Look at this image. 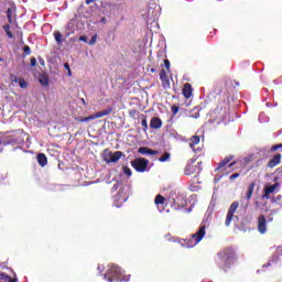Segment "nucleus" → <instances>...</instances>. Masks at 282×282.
<instances>
[{
  "label": "nucleus",
  "instance_id": "f257e3e1",
  "mask_svg": "<svg viewBox=\"0 0 282 282\" xmlns=\"http://www.w3.org/2000/svg\"><path fill=\"white\" fill-rule=\"evenodd\" d=\"M237 261V253L232 248H225L217 253L216 263L223 272H228Z\"/></svg>",
  "mask_w": 282,
  "mask_h": 282
},
{
  "label": "nucleus",
  "instance_id": "f03ea898",
  "mask_svg": "<svg viewBox=\"0 0 282 282\" xmlns=\"http://www.w3.org/2000/svg\"><path fill=\"white\" fill-rule=\"evenodd\" d=\"M105 279L109 282L129 281V276L122 275V269L116 264L110 265L105 274Z\"/></svg>",
  "mask_w": 282,
  "mask_h": 282
},
{
  "label": "nucleus",
  "instance_id": "7ed1b4c3",
  "mask_svg": "<svg viewBox=\"0 0 282 282\" xmlns=\"http://www.w3.org/2000/svg\"><path fill=\"white\" fill-rule=\"evenodd\" d=\"M204 237H206V225H200L198 230L193 234L191 238L184 240L186 248H195Z\"/></svg>",
  "mask_w": 282,
  "mask_h": 282
},
{
  "label": "nucleus",
  "instance_id": "20e7f679",
  "mask_svg": "<svg viewBox=\"0 0 282 282\" xmlns=\"http://www.w3.org/2000/svg\"><path fill=\"white\" fill-rule=\"evenodd\" d=\"M268 221H274L273 217L265 218V215L260 214L257 218L258 232L265 235L268 232Z\"/></svg>",
  "mask_w": 282,
  "mask_h": 282
},
{
  "label": "nucleus",
  "instance_id": "39448f33",
  "mask_svg": "<svg viewBox=\"0 0 282 282\" xmlns=\"http://www.w3.org/2000/svg\"><path fill=\"white\" fill-rule=\"evenodd\" d=\"M113 108H108L106 110H101L95 115H90L88 117L85 118H76L77 122H89L90 120H97V118H105V116H110V113H112Z\"/></svg>",
  "mask_w": 282,
  "mask_h": 282
},
{
  "label": "nucleus",
  "instance_id": "423d86ee",
  "mask_svg": "<svg viewBox=\"0 0 282 282\" xmlns=\"http://www.w3.org/2000/svg\"><path fill=\"white\" fill-rule=\"evenodd\" d=\"M131 166L138 171V173H144L149 166V160L144 158H138L131 161Z\"/></svg>",
  "mask_w": 282,
  "mask_h": 282
},
{
  "label": "nucleus",
  "instance_id": "0eeeda50",
  "mask_svg": "<svg viewBox=\"0 0 282 282\" xmlns=\"http://www.w3.org/2000/svg\"><path fill=\"white\" fill-rule=\"evenodd\" d=\"M184 173L185 175H195V177H197V175L202 173V167H199V165H196L195 161H188L184 169Z\"/></svg>",
  "mask_w": 282,
  "mask_h": 282
},
{
  "label": "nucleus",
  "instance_id": "6e6552de",
  "mask_svg": "<svg viewBox=\"0 0 282 282\" xmlns=\"http://www.w3.org/2000/svg\"><path fill=\"white\" fill-rule=\"evenodd\" d=\"M239 208V202H234L227 213L226 220H225V226H230L232 223V219L235 217V213H237V209Z\"/></svg>",
  "mask_w": 282,
  "mask_h": 282
},
{
  "label": "nucleus",
  "instance_id": "1a4fd4ad",
  "mask_svg": "<svg viewBox=\"0 0 282 282\" xmlns=\"http://www.w3.org/2000/svg\"><path fill=\"white\" fill-rule=\"evenodd\" d=\"M276 188H279L278 183H275L273 185L264 186L260 199H270V195H272V193H274V191H276Z\"/></svg>",
  "mask_w": 282,
  "mask_h": 282
},
{
  "label": "nucleus",
  "instance_id": "9d476101",
  "mask_svg": "<svg viewBox=\"0 0 282 282\" xmlns=\"http://www.w3.org/2000/svg\"><path fill=\"white\" fill-rule=\"evenodd\" d=\"M160 79H161L162 86L165 89H171V80L169 79V76L166 75V70L165 69H161V72H160Z\"/></svg>",
  "mask_w": 282,
  "mask_h": 282
},
{
  "label": "nucleus",
  "instance_id": "9b49d317",
  "mask_svg": "<svg viewBox=\"0 0 282 282\" xmlns=\"http://www.w3.org/2000/svg\"><path fill=\"white\" fill-rule=\"evenodd\" d=\"M281 153L275 154L269 162L267 163L268 169H274L281 164Z\"/></svg>",
  "mask_w": 282,
  "mask_h": 282
},
{
  "label": "nucleus",
  "instance_id": "f8f14e48",
  "mask_svg": "<svg viewBox=\"0 0 282 282\" xmlns=\"http://www.w3.org/2000/svg\"><path fill=\"white\" fill-rule=\"evenodd\" d=\"M182 93L184 98L188 100L191 96H193V85H191L189 83L184 84Z\"/></svg>",
  "mask_w": 282,
  "mask_h": 282
},
{
  "label": "nucleus",
  "instance_id": "ddd939ff",
  "mask_svg": "<svg viewBox=\"0 0 282 282\" xmlns=\"http://www.w3.org/2000/svg\"><path fill=\"white\" fill-rule=\"evenodd\" d=\"M232 160H235L234 155L226 156L224 160L217 163L215 171H221V169H224V166H226L227 164H230Z\"/></svg>",
  "mask_w": 282,
  "mask_h": 282
},
{
  "label": "nucleus",
  "instance_id": "4468645a",
  "mask_svg": "<svg viewBox=\"0 0 282 282\" xmlns=\"http://www.w3.org/2000/svg\"><path fill=\"white\" fill-rule=\"evenodd\" d=\"M138 153H140L141 155H158L156 150H152L151 148L147 147L139 148Z\"/></svg>",
  "mask_w": 282,
  "mask_h": 282
},
{
  "label": "nucleus",
  "instance_id": "2eb2a0df",
  "mask_svg": "<svg viewBox=\"0 0 282 282\" xmlns=\"http://www.w3.org/2000/svg\"><path fill=\"white\" fill-rule=\"evenodd\" d=\"M150 129H162V119L160 117H153L150 120Z\"/></svg>",
  "mask_w": 282,
  "mask_h": 282
},
{
  "label": "nucleus",
  "instance_id": "dca6fc26",
  "mask_svg": "<svg viewBox=\"0 0 282 282\" xmlns=\"http://www.w3.org/2000/svg\"><path fill=\"white\" fill-rule=\"evenodd\" d=\"M254 186H257V183L251 182L247 187L246 199L248 202H250V199H252V195H254Z\"/></svg>",
  "mask_w": 282,
  "mask_h": 282
},
{
  "label": "nucleus",
  "instance_id": "f3484780",
  "mask_svg": "<svg viewBox=\"0 0 282 282\" xmlns=\"http://www.w3.org/2000/svg\"><path fill=\"white\" fill-rule=\"evenodd\" d=\"M199 142H202V139L199 138V135H193V137L189 139V148H191L193 151H196L195 147H197V144H199Z\"/></svg>",
  "mask_w": 282,
  "mask_h": 282
},
{
  "label": "nucleus",
  "instance_id": "a211bd4d",
  "mask_svg": "<svg viewBox=\"0 0 282 282\" xmlns=\"http://www.w3.org/2000/svg\"><path fill=\"white\" fill-rule=\"evenodd\" d=\"M37 163L40 166H47V156L44 153H39L37 154Z\"/></svg>",
  "mask_w": 282,
  "mask_h": 282
},
{
  "label": "nucleus",
  "instance_id": "6ab92c4d",
  "mask_svg": "<svg viewBox=\"0 0 282 282\" xmlns=\"http://www.w3.org/2000/svg\"><path fill=\"white\" fill-rule=\"evenodd\" d=\"M111 154L112 152L109 151V149L104 150V153H102L104 162H106L107 164H111Z\"/></svg>",
  "mask_w": 282,
  "mask_h": 282
},
{
  "label": "nucleus",
  "instance_id": "aec40b11",
  "mask_svg": "<svg viewBox=\"0 0 282 282\" xmlns=\"http://www.w3.org/2000/svg\"><path fill=\"white\" fill-rule=\"evenodd\" d=\"M122 155H124V153H122V151L112 152V154H111V163L118 162L122 158Z\"/></svg>",
  "mask_w": 282,
  "mask_h": 282
},
{
  "label": "nucleus",
  "instance_id": "412c9836",
  "mask_svg": "<svg viewBox=\"0 0 282 282\" xmlns=\"http://www.w3.org/2000/svg\"><path fill=\"white\" fill-rule=\"evenodd\" d=\"M0 281L19 282L18 278H12L6 273H0Z\"/></svg>",
  "mask_w": 282,
  "mask_h": 282
},
{
  "label": "nucleus",
  "instance_id": "4be33fe9",
  "mask_svg": "<svg viewBox=\"0 0 282 282\" xmlns=\"http://www.w3.org/2000/svg\"><path fill=\"white\" fill-rule=\"evenodd\" d=\"M165 202H166V198L161 194H158L154 198L155 206H160V204H164Z\"/></svg>",
  "mask_w": 282,
  "mask_h": 282
},
{
  "label": "nucleus",
  "instance_id": "5701e85b",
  "mask_svg": "<svg viewBox=\"0 0 282 282\" xmlns=\"http://www.w3.org/2000/svg\"><path fill=\"white\" fill-rule=\"evenodd\" d=\"M40 84L43 85V87L50 86V77L47 75H42L40 78Z\"/></svg>",
  "mask_w": 282,
  "mask_h": 282
},
{
  "label": "nucleus",
  "instance_id": "b1692460",
  "mask_svg": "<svg viewBox=\"0 0 282 282\" xmlns=\"http://www.w3.org/2000/svg\"><path fill=\"white\" fill-rule=\"evenodd\" d=\"M54 39H55L56 43H58V44L63 43V34L61 33V31L54 32Z\"/></svg>",
  "mask_w": 282,
  "mask_h": 282
},
{
  "label": "nucleus",
  "instance_id": "393cba45",
  "mask_svg": "<svg viewBox=\"0 0 282 282\" xmlns=\"http://www.w3.org/2000/svg\"><path fill=\"white\" fill-rule=\"evenodd\" d=\"M171 160V153L165 152L161 158H159V162H169Z\"/></svg>",
  "mask_w": 282,
  "mask_h": 282
},
{
  "label": "nucleus",
  "instance_id": "a878e982",
  "mask_svg": "<svg viewBox=\"0 0 282 282\" xmlns=\"http://www.w3.org/2000/svg\"><path fill=\"white\" fill-rule=\"evenodd\" d=\"M22 50L24 52V54L22 55V58H25V56H30V54H32V48H30V46L28 45H24Z\"/></svg>",
  "mask_w": 282,
  "mask_h": 282
},
{
  "label": "nucleus",
  "instance_id": "bb28decb",
  "mask_svg": "<svg viewBox=\"0 0 282 282\" xmlns=\"http://www.w3.org/2000/svg\"><path fill=\"white\" fill-rule=\"evenodd\" d=\"M143 119L141 121V127L143 129V131H148L149 129V123L147 122V116L142 115Z\"/></svg>",
  "mask_w": 282,
  "mask_h": 282
},
{
  "label": "nucleus",
  "instance_id": "cd10ccee",
  "mask_svg": "<svg viewBox=\"0 0 282 282\" xmlns=\"http://www.w3.org/2000/svg\"><path fill=\"white\" fill-rule=\"evenodd\" d=\"M19 86L21 87V89H28V82H25V79L23 78H20Z\"/></svg>",
  "mask_w": 282,
  "mask_h": 282
},
{
  "label": "nucleus",
  "instance_id": "c85d7f7f",
  "mask_svg": "<svg viewBox=\"0 0 282 282\" xmlns=\"http://www.w3.org/2000/svg\"><path fill=\"white\" fill-rule=\"evenodd\" d=\"M271 202H272V204H281L282 196L278 195V196L273 197Z\"/></svg>",
  "mask_w": 282,
  "mask_h": 282
},
{
  "label": "nucleus",
  "instance_id": "c756f323",
  "mask_svg": "<svg viewBox=\"0 0 282 282\" xmlns=\"http://www.w3.org/2000/svg\"><path fill=\"white\" fill-rule=\"evenodd\" d=\"M279 149H281V151H282V143L272 145L271 152L274 153V151H279Z\"/></svg>",
  "mask_w": 282,
  "mask_h": 282
},
{
  "label": "nucleus",
  "instance_id": "7c9ffc66",
  "mask_svg": "<svg viewBox=\"0 0 282 282\" xmlns=\"http://www.w3.org/2000/svg\"><path fill=\"white\" fill-rule=\"evenodd\" d=\"M254 207H256V208H263V207H265V203L256 200V202H254Z\"/></svg>",
  "mask_w": 282,
  "mask_h": 282
},
{
  "label": "nucleus",
  "instance_id": "2f4dec72",
  "mask_svg": "<svg viewBox=\"0 0 282 282\" xmlns=\"http://www.w3.org/2000/svg\"><path fill=\"white\" fill-rule=\"evenodd\" d=\"M164 65H165L166 72H171V62L169 59H164Z\"/></svg>",
  "mask_w": 282,
  "mask_h": 282
},
{
  "label": "nucleus",
  "instance_id": "473e14b6",
  "mask_svg": "<svg viewBox=\"0 0 282 282\" xmlns=\"http://www.w3.org/2000/svg\"><path fill=\"white\" fill-rule=\"evenodd\" d=\"M7 17L9 19V23H12V9L7 10Z\"/></svg>",
  "mask_w": 282,
  "mask_h": 282
},
{
  "label": "nucleus",
  "instance_id": "72a5a7b5",
  "mask_svg": "<svg viewBox=\"0 0 282 282\" xmlns=\"http://www.w3.org/2000/svg\"><path fill=\"white\" fill-rule=\"evenodd\" d=\"M10 78H11V83H15V84L19 83V80H20L19 77L14 74H11Z\"/></svg>",
  "mask_w": 282,
  "mask_h": 282
},
{
  "label": "nucleus",
  "instance_id": "f704fd0d",
  "mask_svg": "<svg viewBox=\"0 0 282 282\" xmlns=\"http://www.w3.org/2000/svg\"><path fill=\"white\" fill-rule=\"evenodd\" d=\"M240 176H241L240 173H234V174H231V175L229 176V180L232 182V181L237 180V177H240Z\"/></svg>",
  "mask_w": 282,
  "mask_h": 282
},
{
  "label": "nucleus",
  "instance_id": "c9c22d12",
  "mask_svg": "<svg viewBox=\"0 0 282 282\" xmlns=\"http://www.w3.org/2000/svg\"><path fill=\"white\" fill-rule=\"evenodd\" d=\"M129 116H130V118H134L135 116H138V110H135V109L129 110Z\"/></svg>",
  "mask_w": 282,
  "mask_h": 282
},
{
  "label": "nucleus",
  "instance_id": "e433bc0d",
  "mask_svg": "<svg viewBox=\"0 0 282 282\" xmlns=\"http://www.w3.org/2000/svg\"><path fill=\"white\" fill-rule=\"evenodd\" d=\"M123 173H124V175H128V177H131V169L124 166L123 167Z\"/></svg>",
  "mask_w": 282,
  "mask_h": 282
},
{
  "label": "nucleus",
  "instance_id": "4c0bfd02",
  "mask_svg": "<svg viewBox=\"0 0 282 282\" xmlns=\"http://www.w3.org/2000/svg\"><path fill=\"white\" fill-rule=\"evenodd\" d=\"M252 160H254V155H250V156L245 158L246 164H250V162H252Z\"/></svg>",
  "mask_w": 282,
  "mask_h": 282
},
{
  "label": "nucleus",
  "instance_id": "58836bf2",
  "mask_svg": "<svg viewBox=\"0 0 282 282\" xmlns=\"http://www.w3.org/2000/svg\"><path fill=\"white\" fill-rule=\"evenodd\" d=\"M172 113L175 116L180 111V107L177 106H172Z\"/></svg>",
  "mask_w": 282,
  "mask_h": 282
},
{
  "label": "nucleus",
  "instance_id": "ea45409f",
  "mask_svg": "<svg viewBox=\"0 0 282 282\" xmlns=\"http://www.w3.org/2000/svg\"><path fill=\"white\" fill-rule=\"evenodd\" d=\"M64 67H65V69L68 70V76H72V69L69 68V64H68V63H65V64H64Z\"/></svg>",
  "mask_w": 282,
  "mask_h": 282
},
{
  "label": "nucleus",
  "instance_id": "a19ab883",
  "mask_svg": "<svg viewBox=\"0 0 282 282\" xmlns=\"http://www.w3.org/2000/svg\"><path fill=\"white\" fill-rule=\"evenodd\" d=\"M96 39H97V35H94V36L90 39L89 45H96Z\"/></svg>",
  "mask_w": 282,
  "mask_h": 282
},
{
  "label": "nucleus",
  "instance_id": "79ce46f5",
  "mask_svg": "<svg viewBox=\"0 0 282 282\" xmlns=\"http://www.w3.org/2000/svg\"><path fill=\"white\" fill-rule=\"evenodd\" d=\"M31 67H36V57H31Z\"/></svg>",
  "mask_w": 282,
  "mask_h": 282
},
{
  "label": "nucleus",
  "instance_id": "37998d69",
  "mask_svg": "<svg viewBox=\"0 0 282 282\" xmlns=\"http://www.w3.org/2000/svg\"><path fill=\"white\" fill-rule=\"evenodd\" d=\"M8 39H14V35L12 34V31H4Z\"/></svg>",
  "mask_w": 282,
  "mask_h": 282
},
{
  "label": "nucleus",
  "instance_id": "c03bdc74",
  "mask_svg": "<svg viewBox=\"0 0 282 282\" xmlns=\"http://www.w3.org/2000/svg\"><path fill=\"white\" fill-rule=\"evenodd\" d=\"M3 30H4V32H10V24H6V25L3 26Z\"/></svg>",
  "mask_w": 282,
  "mask_h": 282
},
{
  "label": "nucleus",
  "instance_id": "a18cd8bd",
  "mask_svg": "<svg viewBox=\"0 0 282 282\" xmlns=\"http://www.w3.org/2000/svg\"><path fill=\"white\" fill-rule=\"evenodd\" d=\"M39 62L41 65H45V59H43V57H39Z\"/></svg>",
  "mask_w": 282,
  "mask_h": 282
},
{
  "label": "nucleus",
  "instance_id": "49530a36",
  "mask_svg": "<svg viewBox=\"0 0 282 282\" xmlns=\"http://www.w3.org/2000/svg\"><path fill=\"white\" fill-rule=\"evenodd\" d=\"M79 41H84V43H87V36H80Z\"/></svg>",
  "mask_w": 282,
  "mask_h": 282
},
{
  "label": "nucleus",
  "instance_id": "de8ad7c7",
  "mask_svg": "<svg viewBox=\"0 0 282 282\" xmlns=\"http://www.w3.org/2000/svg\"><path fill=\"white\" fill-rule=\"evenodd\" d=\"M235 164H237V161L231 162V163L228 165L229 169H231V166H235Z\"/></svg>",
  "mask_w": 282,
  "mask_h": 282
},
{
  "label": "nucleus",
  "instance_id": "09e8293b",
  "mask_svg": "<svg viewBox=\"0 0 282 282\" xmlns=\"http://www.w3.org/2000/svg\"><path fill=\"white\" fill-rule=\"evenodd\" d=\"M90 3H94V0H86L87 6H90Z\"/></svg>",
  "mask_w": 282,
  "mask_h": 282
},
{
  "label": "nucleus",
  "instance_id": "8fccbe9b",
  "mask_svg": "<svg viewBox=\"0 0 282 282\" xmlns=\"http://www.w3.org/2000/svg\"><path fill=\"white\" fill-rule=\"evenodd\" d=\"M154 72H155V68H151V73L154 74Z\"/></svg>",
  "mask_w": 282,
  "mask_h": 282
},
{
  "label": "nucleus",
  "instance_id": "3c124183",
  "mask_svg": "<svg viewBox=\"0 0 282 282\" xmlns=\"http://www.w3.org/2000/svg\"><path fill=\"white\" fill-rule=\"evenodd\" d=\"M101 21H104V22H105V18H102V19H101Z\"/></svg>",
  "mask_w": 282,
  "mask_h": 282
},
{
  "label": "nucleus",
  "instance_id": "603ef678",
  "mask_svg": "<svg viewBox=\"0 0 282 282\" xmlns=\"http://www.w3.org/2000/svg\"><path fill=\"white\" fill-rule=\"evenodd\" d=\"M0 144H2V142L0 141Z\"/></svg>",
  "mask_w": 282,
  "mask_h": 282
}]
</instances>
